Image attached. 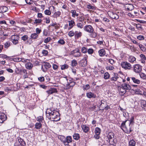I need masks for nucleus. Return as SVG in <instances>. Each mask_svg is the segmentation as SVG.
I'll use <instances>...</instances> for the list:
<instances>
[{
  "label": "nucleus",
  "mask_w": 146,
  "mask_h": 146,
  "mask_svg": "<svg viewBox=\"0 0 146 146\" xmlns=\"http://www.w3.org/2000/svg\"><path fill=\"white\" fill-rule=\"evenodd\" d=\"M134 118L133 116H132L129 120V130H127V132H126L127 133L129 134L132 131L131 127L130 126L131 125H133L134 123Z\"/></svg>",
  "instance_id": "nucleus-9"
},
{
  "label": "nucleus",
  "mask_w": 146,
  "mask_h": 146,
  "mask_svg": "<svg viewBox=\"0 0 146 146\" xmlns=\"http://www.w3.org/2000/svg\"><path fill=\"white\" fill-rule=\"evenodd\" d=\"M110 17L113 19H117L119 18V15L113 12H111L110 13Z\"/></svg>",
  "instance_id": "nucleus-15"
},
{
  "label": "nucleus",
  "mask_w": 146,
  "mask_h": 146,
  "mask_svg": "<svg viewBox=\"0 0 146 146\" xmlns=\"http://www.w3.org/2000/svg\"><path fill=\"white\" fill-rule=\"evenodd\" d=\"M43 64L45 68L43 69V72H46L49 68L51 67V65L49 63L47 62H44Z\"/></svg>",
  "instance_id": "nucleus-12"
},
{
  "label": "nucleus",
  "mask_w": 146,
  "mask_h": 146,
  "mask_svg": "<svg viewBox=\"0 0 146 146\" xmlns=\"http://www.w3.org/2000/svg\"><path fill=\"white\" fill-rule=\"evenodd\" d=\"M101 132V129L99 127H96L95 130L96 134H100Z\"/></svg>",
  "instance_id": "nucleus-47"
},
{
  "label": "nucleus",
  "mask_w": 146,
  "mask_h": 146,
  "mask_svg": "<svg viewBox=\"0 0 146 146\" xmlns=\"http://www.w3.org/2000/svg\"><path fill=\"white\" fill-rule=\"evenodd\" d=\"M70 12L72 13V17H75V15L76 13V11L75 10H72Z\"/></svg>",
  "instance_id": "nucleus-55"
},
{
  "label": "nucleus",
  "mask_w": 146,
  "mask_h": 146,
  "mask_svg": "<svg viewBox=\"0 0 146 146\" xmlns=\"http://www.w3.org/2000/svg\"><path fill=\"white\" fill-rule=\"evenodd\" d=\"M25 66L26 68L27 69H30L32 67L33 65L31 63L28 62L26 64Z\"/></svg>",
  "instance_id": "nucleus-33"
},
{
  "label": "nucleus",
  "mask_w": 146,
  "mask_h": 146,
  "mask_svg": "<svg viewBox=\"0 0 146 146\" xmlns=\"http://www.w3.org/2000/svg\"><path fill=\"white\" fill-rule=\"evenodd\" d=\"M84 24L83 23H77L76 25L78 28L82 29L84 27Z\"/></svg>",
  "instance_id": "nucleus-35"
},
{
  "label": "nucleus",
  "mask_w": 146,
  "mask_h": 146,
  "mask_svg": "<svg viewBox=\"0 0 146 146\" xmlns=\"http://www.w3.org/2000/svg\"><path fill=\"white\" fill-rule=\"evenodd\" d=\"M119 77H112L110 78V80L111 81H116Z\"/></svg>",
  "instance_id": "nucleus-64"
},
{
  "label": "nucleus",
  "mask_w": 146,
  "mask_h": 146,
  "mask_svg": "<svg viewBox=\"0 0 146 146\" xmlns=\"http://www.w3.org/2000/svg\"><path fill=\"white\" fill-rule=\"evenodd\" d=\"M83 89L84 90H87L90 88V86L88 84L84 85L82 87Z\"/></svg>",
  "instance_id": "nucleus-42"
},
{
  "label": "nucleus",
  "mask_w": 146,
  "mask_h": 146,
  "mask_svg": "<svg viewBox=\"0 0 146 146\" xmlns=\"http://www.w3.org/2000/svg\"><path fill=\"white\" fill-rule=\"evenodd\" d=\"M110 74L108 72H106L104 74V78L105 79H108L110 78Z\"/></svg>",
  "instance_id": "nucleus-41"
},
{
  "label": "nucleus",
  "mask_w": 146,
  "mask_h": 146,
  "mask_svg": "<svg viewBox=\"0 0 146 146\" xmlns=\"http://www.w3.org/2000/svg\"><path fill=\"white\" fill-rule=\"evenodd\" d=\"M87 49L86 48L83 47L82 48L81 51L83 53H85L87 52Z\"/></svg>",
  "instance_id": "nucleus-53"
},
{
  "label": "nucleus",
  "mask_w": 146,
  "mask_h": 146,
  "mask_svg": "<svg viewBox=\"0 0 146 146\" xmlns=\"http://www.w3.org/2000/svg\"><path fill=\"white\" fill-rule=\"evenodd\" d=\"M107 142H109L110 144V145H115V143L114 141V139L113 138L109 139H107Z\"/></svg>",
  "instance_id": "nucleus-27"
},
{
  "label": "nucleus",
  "mask_w": 146,
  "mask_h": 146,
  "mask_svg": "<svg viewBox=\"0 0 146 146\" xmlns=\"http://www.w3.org/2000/svg\"><path fill=\"white\" fill-rule=\"evenodd\" d=\"M9 57L7 56L6 55L4 54H0V58H9Z\"/></svg>",
  "instance_id": "nucleus-58"
},
{
  "label": "nucleus",
  "mask_w": 146,
  "mask_h": 146,
  "mask_svg": "<svg viewBox=\"0 0 146 146\" xmlns=\"http://www.w3.org/2000/svg\"><path fill=\"white\" fill-rule=\"evenodd\" d=\"M87 8L89 9H91L93 10H95L96 7L95 6H92L90 4H88L86 5Z\"/></svg>",
  "instance_id": "nucleus-40"
},
{
  "label": "nucleus",
  "mask_w": 146,
  "mask_h": 146,
  "mask_svg": "<svg viewBox=\"0 0 146 146\" xmlns=\"http://www.w3.org/2000/svg\"><path fill=\"white\" fill-rule=\"evenodd\" d=\"M135 26L138 30H141L142 29L141 25L140 24H136Z\"/></svg>",
  "instance_id": "nucleus-49"
},
{
  "label": "nucleus",
  "mask_w": 146,
  "mask_h": 146,
  "mask_svg": "<svg viewBox=\"0 0 146 146\" xmlns=\"http://www.w3.org/2000/svg\"><path fill=\"white\" fill-rule=\"evenodd\" d=\"M121 86L123 87V88L125 89L126 90H129L131 88V86L126 83L122 84Z\"/></svg>",
  "instance_id": "nucleus-14"
},
{
  "label": "nucleus",
  "mask_w": 146,
  "mask_h": 146,
  "mask_svg": "<svg viewBox=\"0 0 146 146\" xmlns=\"http://www.w3.org/2000/svg\"><path fill=\"white\" fill-rule=\"evenodd\" d=\"M86 96L87 97L89 98H95L96 97L95 94L91 92L87 93Z\"/></svg>",
  "instance_id": "nucleus-13"
},
{
  "label": "nucleus",
  "mask_w": 146,
  "mask_h": 146,
  "mask_svg": "<svg viewBox=\"0 0 146 146\" xmlns=\"http://www.w3.org/2000/svg\"><path fill=\"white\" fill-rule=\"evenodd\" d=\"M135 141L133 139H132L129 142V146H135Z\"/></svg>",
  "instance_id": "nucleus-38"
},
{
  "label": "nucleus",
  "mask_w": 146,
  "mask_h": 146,
  "mask_svg": "<svg viewBox=\"0 0 146 146\" xmlns=\"http://www.w3.org/2000/svg\"><path fill=\"white\" fill-rule=\"evenodd\" d=\"M61 12L59 11H58L55 12L54 13V15L55 17H59L61 15Z\"/></svg>",
  "instance_id": "nucleus-45"
},
{
  "label": "nucleus",
  "mask_w": 146,
  "mask_h": 146,
  "mask_svg": "<svg viewBox=\"0 0 146 146\" xmlns=\"http://www.w3.org/2000/svg\"><path fill=\"white\" fill-rule=\"evenodd\" d=\"M44 14L46 15H49L51 14V12L49 9H46L44 11Z\"/></svg>",
  "instance_id": "nucleus-46"
},
{
  "label": "nucleus",
  "mask_w": 146,
  "mask_h": 146,
  "mask_svg": "<svg viewBox=\"0 0 146 146\" xmlns=\"http://www.w3.org/2000/svg\"><path fill=\"white\" fill-rule=\"evenodd\" d=\"M19 37L17 35H13L11 37V41L15 45H16L18 43Z\"/></svg>",
  "instance_id": "nucleus-6"
},
{
  "label": "nucleus",
  "mask_w": 146,
  "mask_h": 146,
  "mask_svg": "<svg viewBox=\"0 0 146 146\" xmlns=\"http://www.w3.org/2000/svg\"><path fill=\"white\" fill-rule=\"evenodd\" d=\"M7 119V117L6 115L4 114H3L0 115V123H3V121H5Z\"/></svg>",
  "instance_id": "nucleus-22"
},
{
  "label": "nucleus",
  "mask_w": 146,
  "mask_h": 146,
  "mask_svg": "<svg viewBox=\"0 0 146 146\" xmlns=\"http://www.w3.org/2000/svg\"><path fill=\"white\" fill-rule=\"evenodd\" d=\"M113 135L112 134V133H110L108 135V136L107 137V139H111L113 138Z\"/></svg>",
  "instance_id": "nucleus-60"
},
{
  "label": "nucleus",
  "mask_w": 146,
  "mask_h": 146,
  "mask_svg": "<svg viewBox=\"0 0 146 146\" xmlns=\"http://www.w3.org/2000/svg\"><path fill=\"white\" fill-rule=\"evenodd\" d=\"M141 59L143 60H146V57L145 55L143 54H141L140 56Z\"/></svg>",
  "instance_id": "nucleus-62"
},
{
  "label": "nucleus",
  "mask_w": 146,
  "mask_h": 146,
  "mask_svg": "<svg viewBox=\"0 0 146 146\" xmlns=\"http://www.w3.org/2000/svg\"><path fill=\"white\" fill-rule=\"evenodd\" d=\"M139 73V76L140 78L143 79V80H146V74L143 73V72H140Z\"/></svg>",
  "instance_id": "nucleus-34"
},
{
  "label": "nucleus",
  "mask_w": 146,
  "mask_h": 146,
  "mask_svg": "<svg viewBox=\"0 0 146 146\" xmlns=\"http://www.w3.org/2000/svg\"><path fill=\"white\" fill-rule=\"evenodd\" d=\"M28 38V36L27 35H25L21 37V39L24 41L27 40Z\"/></svg>",
  "instance_id": "nucleus-56"
},
{
  "label": "nucleus",
  "mask_w": 146,
  "mask_h": 146,
  "mask_svg": "<svg viewBox=\"0 0 146 146\" xmlns=\"http://www.w3.org/2000/svg\"><path fill=\"white\" fill-rule=\"evenodd\" d=\"M46 92L48 94H51L57 92V90L55 88H51L49 90L46 91Z\"/></svg>",
  "instance_id": "nucleus-17"
},
{
  "label": "nucleus",
  "mask_w": 146,
  "mask_h": 146,
  "mask_svg": "<svg viewBox=\"0 0 146 146\" xmlns=\"http://www.w3.org/2000/svg\"><path fill=\"white\" fill-rule=\"evenodd\" d=\"M99 55L101 56H104L106 54L105 50L103 49H101L99 51Z\"/></svg>",
  "instance_id": "nucleus-29"
},
{
  "label": "nucleus",
  "mask_w": 146,
  "mask_h": 146,
  "mask_svg": "<svg viewBox=\"0 0 146 146\" xmlns=\"http://www.w3.org/2000/svg\"><path fill=\"white\" fill-rule=\"evenodd\" d=\"M90 33L89 35L92 38H95L97 36V34L96 32L94 31V30H93L91 32L89 33Z\"/></svg>",
  "instance_id": "nucleus-25"
},
{
  "label": "nucleus",
  "mask_w": 146,
  "mask_h": 146,
  "mask_svg": "<svg viewBox=\"0 0 146 146\" xmlns=\"http://www.w3.org/2000/svg\"><path fill=\"white\" fill-rule=\"evenodd\" d=\"M68 66L66 64H64L61 66V69L62 70H64L65 69H67L68 68Z\"/></svg>",
  "instance_id": "nucleus-43"
},
{
  "label": "nucleus",
  "mask_w": 146,
  "mask_h": 146,
  "mask_svg": "<svg viewBox=\"0 0 146 146\" xmlns=\"http://www.w3.org/2000/svg\"><path fill=\"white\" fill-rule=\"evenodd\" d=\"M75 32H74V31H70L68 33V35L70 37H71L73 36L74 35H75Z\"/></svg>",
  "instance_id": "nucleus-48"
},
{
  "label": "nucleus",
  "mask_w": 146,
  "mask_h": 146,
  "mask_svg": "<svg viewBox=\"0 0 146 146\" xmlns=\"http://www.w3.org/2000/svg\"><path fill=\"white\" fill-rule=\"evenodd\" d=\"M84 29L85 31L88 33L91 32L92 31L94 30V29L92 26L90 25H86L84 27Z\"/></svg>",
  "instance_id": "nucleus-10"
},
{
  "label": "nucleus",
  "mask_w": 146,
  "mask_h": 146,
  "mask_svg": "<svg viewBox=\"0 0 146 146\" xmlns=\"http://www.w3.org/2000/svg\"><path fill=\"white\" fill-rule=\"evenodd\" d=\"M121 66L123 68L126 70H130L131 68V64L127 62H123L121 64Z\"/></svg>",
  "instance_id": "nucleus-8"
},
{
  "label": "nucleus",
  "mask_w": 146,
  "mask_h": 146,
  "mask_svg": "<svg viewBox=\"0 0 146 146\" xmlns=\"http://www.w3.org/2000/svg\"><path fill=\"white\" fill-rule=\"evenodd\" d=\"M10 46V42H7L4 44V47L5 48H8Z\"/></svg>",
  "instance_id": "nucleus-51"
},
{
  "label": "nucleus",
  "mask_w": 146,
  "mask_h": 146,
  "mask_svg": "<svg viewBox=\"0 0 146 146\" xmlns=\"http://www.w3.org/2000/svg\"><path fill=\"white\" fill-rule=\"evenodd\" d=\"M127 121V120H126L124 121H123L121 123V129H123V128H124L126 130V132H127V130H129L127 129V127H126L125 125V123Z\"/></svg>",
  "instance_id": "nucleus-26"
},
{
  "label": "nucleus",
  "mask_w": 146,
  "mask_h": 146,
  "mask_svg": "<svg viewBox=\"0 0 146 146\" xmlns=\"http://www.w3.org/2000/svg\"><path fill=\"white\" fill-rule=\"evenodd\" d=\"M141 106L143 109L146 111V101L144 100L141 101Z\"/></svg>",
  "instance_id": "nucleus-19"
},
{
  "label": "nucleus",
  "mask_w": 146,
  "mask_h": 146,
  "mask_svg": "<svg viewBox=\"0 0 146 146\" xmlns=\"http://www.w3.org/2000/svg\"><path fill=\"white\" fill-rule=\"evenodd\" d=\"M74 139L76 140H78L80 138V135L77 133H75L73 135Z\"/></svg>",
  "instance_id": "nucleus-36"
},
{
  "label": "nucleus",
  "mask_w": 146,
  "mask_h": 146,
  "mask_svg": "<svg viewBox=\"0 0 146 146\" xmlns=\"http://www.w3.org/2000/svg\"><path fill=\"white\" fill-rule=\"evenodd\" d=\"M61 80L64 81L65 82H67L65 89L68 90L72 88L75 84V82L74 81H72L70 80H69L67 76L63 77L61 78Z\"/></svg>",
  "instance_id": "nucleus-1"
},
{
  "label": "nucleus",
  "mask_w": 146,
  "mask_h": 146,
  "mask_svg": "<svg viewBox=\"0 0 146 146\" xmlns=\"http://www.w3.org/2000/svg\"><path fill=\"white\" fill-rule=\"evenodd\" d=\"M81 127L83 131L86 133H87L90 130L89 127L86 125H82Z\"/></svg>",
  "instance_id": "nucleus-16"
},
{
  "label": "nucleus",
  "mask_w": 146,
  "mask_h": 146,
  "mask_svg": "<svg viewBox=\"0 0 146 146\" xmlns=\"http://www.w3.org/2000/svg\"><path fill=\"white\" fill-rule=\"evenodd\" d=\"M27 60L26 59H25L24 58H19L18 59V61H21L23 62H27Z\"/></svg>",
  "instance_id": "nucleus-63"
},
{
  "label": "nucleus",
  "mask_w": 146,
  "mask_h": 146,
  "mask_svg": "<svg viewBox=\"0 0 146 146\" xmlns=\"http://www.w3.org/2000/svg\"><path fill=\"white\" fill-rule=\"evenodd\" d=\"M0 9L3 13L7 11L8 10V8L5 6H1L0 7Z\"/></svg>",
  "instance_id": "nucleus-30"
},
{
  "label": "nucleus",
  "mask_w": 146,
  "mask_h": 146,
  "mask_svg": "<svg viewBox=\"0 0 146 146\" xmlns=\"http://www.w3.org/2000/svg\"><path fill=\"white\" fill-rule=\"evenodd\" d=\"M71 54L74 56L75 57H79L81 56V53L79 49L76 48L71 51Z\"/></svg>",
  "instance_id": "nucleus-3"
},
{
  "label": "nucleus",
  "mask_w": 146,
  "mask_h": 146,
  "mask_svg": "<svg viewBox=\"0 0 146 146\" xmlns=\"http://www.w3.org/2000/svg\"><path fill=\"white\" fill-rule=\"evenodd\" d=\"M87 52L89 54H91L93 53L94 50L92 48H89Z\"/></svg>",
  "instance_id": "nucleus-61"
},
{
  "label": "nucleus",
  "mask_w": 146,
  "mask_h": 146,
  "mask_svg": "<svg viewBox=\"0 0 146 146\" xmlns=\"http://www.w3.org/2000/svg\"><path fill=\"white\" fill-rule=\"evenodd\" d=\"M68 22L69 23V25L70 27L68 29L70 30L75 25V23L74 21L73 20L68 21Z\"/></svg>",
  "instance_id": "nucleus-23"
},
{
  "label": "nucleus",
  "mask_w": 146,
  "mask_h": 146,
  "mask_svg": "<svg viewBox=\"0 0 146 146\" xmlns=\"http://www.w3.org/2000/svg\"><path fill=\"white\" fill-rule=\"evenodd\" d=\"M60 139L63 143H65L66 137L64 136H61Z\"/></svg>",
  "instance_id": "nucleus-54"
},
{
  "label": "nucleus",
  "mask_w": 146,
  "mask_h": 146,
  "mask_svg": "<svg viewBox=\"0 0 146 146\" xmlns=\"http://www.w3.org/2000/svg\"><path fill=\"white\" fill-rule=\"evenodd\" d=\"M31 37L32 39H35L36 38V34L35 33L32 34Z\"/></svg>",
  "instance_id": "nucleus-57"
},
{
  "label": "nucleus",
  "mask_w": 146,
  "mask_h": 146,
  "mask_svg": "<svg viewBox=\"0 0 146 146\" xmlns=\"http://www.w3.org/2000/svg\"><path fill=\"white\" fill-rule=\"evenodd\" d=\"M65 143H71L72 142V138L71 136H67L66 138Z\"/></svg>",
  "instance_id": "nucleus-31"
},
{
  "label": "nucleus",
  "mask_w": 146,
  "mask_h": 146,
  "mask_svg": "<svg viewBox=\"0 0 146 146\" xmlns=\"http://www.w3.org/2000/svg\"><path fill=\"white\" fill-rule=\"evenodd\" d=\"M139 46L140 49L143 52H145L146 50L145 47L142 44H139Z\"/></svg>",
  "instance_id": "nucleus-39"
},
{
  "label": "nucleus",
  "mask_w": 146,
  "mask_h": 146,
  "mask_svg": "<svg viewBox=\"0 0 146 146\" xmlns=\"http://www.w3.org/2000/svg\"><path fill=\"white\" fill-rule=\"evenodd\" d=\"M136 58L135 57L132 56H130L128 58L129 61L131 63L135 61Z\"/></svg>",
  "instance_id": "nucleus-32"
},
{
  "label": "nucleus",
  "mask_w": 146,
  "mask_h": 146,
  "mask_svg": "<svg viewBox=\"0 0 146 146\" xmlns=\"http://www.w3.org/2000/svg\"><path fill=\"white\" fill-rule=\"evenodd\" d=\"M71 64L72 66H76L77 65L76 60L75 59L73 60L71 62Z\"/></svg>",
  "instance_id": "nucleus-44"
},
{
  "label": "nucleus",
  "mask_w": 146,
  "mask_h": 146,
  "mask_svg": "<svg viewBox=\"0 0 146 146\" xmlns=\"http://www.w3.org/2000/svg\"><path fill=\"white\" fill-rule=\"evenodd\" d=\"M142 70V66L139 64H136L133 66V71L136 73H140Z\"/></svg>",
  "instance_id": "nucleus-7"
},
{
  "label": "nucleus",
  "mask_w": 146,
  "mask_h": 146,
  "mask_svg": "<svg viewBox=\"0 0 146 146\" xmlns=\"http://www.w3.org/2000/svg\"><path fill=\"white\" fill-rule=\"evenodd\" d=\"M17 139L18 141V143H20V144L22 146H25V143L23 140L20 137H18Z\"/></svg>",
  "instance_id": "nucleus-18"
},
{
  "label": "nucleus",
  "mask_w": 146,
  "mask_h": 146,
  "mask_svg": "<svg viewBox=\"0 0 146 146\" xmlns=\"http://www.w3.org/2000/svg\"><path fill=\"white\" fill-rule=\"evenodd\" d=\"M88 56L87 55L84 56L83 58L80 61V64L82 67L86 66L87 65V59Z\"/></svg>",
  "instance_id": "nucleus-5"
},
{
  "label": "nucleus",
  "mask_w": 146,
  "mask_h": 146,
  "mask_svg": "<svg viewBox=\"0 0 146 146\" xmlns=\"http://www.w3.org/2000/svg\"><path fill=\"white\" fill-rule=\"evenodd\" d=\"M118 89L119 94L121 96L123 95L126 92V90L123 88L121 86H118Z\"/></svg>",
  "instance_id": "nucleus-11"
},
{
  "label": "nucleus",
  "mask_w": 146,
  "mask_h": 146,
  "mask_svg": "<svg viewBox=\"0 0 146 146\" xmlns=\"http://www.w3.org/2000/svg\"><path fill=\"white\" fill-rule=\"evenodd\" d=\"M126 7L127 9L129 11H131L134 9V6L133 5L129 4L126 5Z\"/></svg>",
  "instance_id": "nucleus-24"
},
{
  "label": "nucleus",
  "mask_w": 146,
  "mask_h": 146,
  "mask_svg": "<svg viewBox=\"0 0 146 146\" xmlns=\"http://www.w3.org/2000/svg\"><path fill=\"white\" fill-rule=\"evenodd\" d=\"M20 71L21 72L23 73V77L24 79L28 78V75H27V70L25 69H23L22 70H20Z\"/></svg>",
  "instance_id": "nucleus-20"
},
{
  "label": "nucleus",
  "mask_w": 146,
  "mask_h": 146,
  "mask_svg": "<svg viewBox=\"0 0 146 146\" xmlns=\"http://www.w3.org/2000/svg\"><path fill=\"white\" fill-rule=\"evenodd\" d=\"M58 43L61 44L63 45L65 43V42L63 39H60L58 41Z\"/></svg>",
  "instance_id": "nucleus-52"
},
{
  "label": "nucleus",
  "mask_w": 146,
  "mask_h": 146,
  "mask_svg": "<svg viewBox=\"0 0 146 146\" xmlns=\"http://www.w3.org/2000/svg\"><path fill=\"white\" fill-rule=\"evenodd\" d=\"M37 66L41 67V70L43 71V69L45 68V67L44 66V64L42 62L38 63L37 62Z\"/></svg>",
  "instance_id": "nucleus-37"
},
{
  "label": "nucleus",
  "mask_w": 146,
  "mask_h": 146,
  "mask_svg": "<svg viewBox=\"0 0 146 146\" xmlns=\"http://www.w3.org/2000/svg\"><path fill=\"white\" fill-rule=\"evenodd\" d=\"M37 121H38L39 122H42L43 120V118L42 116H41L38 117L37 118Z\"/></svg>",
  "instance_id": "nucleus-50"
},
{
  "label": "nucleus",
  "mask_w": 146,
  "mask_h": 146,
  "mask_svg": "<svg viewBox=\"0 0 146 146\" xmlns=\"http://www.w3.org/2000/svg\"><path fill=\"white\" fill-rule=\"evenodd\" d=\"M82 35V32H78V31H75V34L74 35L75 38L76 39H78L80 38Z\"/></svg>",
  "instance_id": "nucleus-21"
},
{
  "label": "nucleus",
  "mask_w": 146,
  "mask_h": 146,
  "mask_svg": "<svg viewBox=\"0 0 146 146\" xmlns=\"http://www.w3.org/2000/svg\"><path fill=\"white\" fill-rule=\"evenodd\" d=\"M130 78L134 83L137 84H139L140 83V81L138 79H136L135 77H131Z\"/></svg>",
  "instance_id": "nucleus-28"
},
{
  "label": "nucleus",
  "mask_w": 146,
  "mask_h": 146,
  "mask_svg": "<svg viewBox=\"0 0 146 146\" xmlns=\"http://www.w3.org/2000/svg\"><path fill=\"white\" fill-rule=\"evenodd\" d=\"M56 111L52 110L51 108H48L46 111V116L49 119L51 120V118H53V115L54 111Z\"/></svg>",
  "instance_id": "nucleus-2"
},
{
  "label": "nucleus",
  "mask_w": 146,
  "mask_h": 146,
  "mask_svg": "<svg viewBox=\"0 0 146 146\" xmlns=\"http://www.w3.org/2000/svg\"><path fill=\"white\" fill-rule=\"evenodd\" d=\"M54 115H53V118H51V121H57L60 119V114L59 112L57 111H54Z\"/></svg>",
  "instance_id": "nucleus-4"
},
{
  "label": "nucleus",
  "mask_w": 146,
  "mask_h": 146,
  "mask_svg": "<svg viewBox=\"0 0 146 146\" xmlns=\"http://www.w3.org/2000/svg\"><path fill=\"white\" fill-rule=\"evenodd\" d=\"M137 38L139 40H142L144 39V37L142 35H140L137 36Z\"/></svg>",
  "instance_id": "nucleus-59"
}]
</instances>
